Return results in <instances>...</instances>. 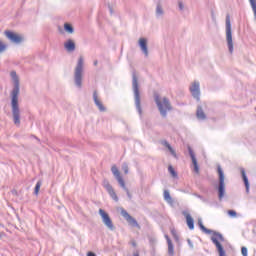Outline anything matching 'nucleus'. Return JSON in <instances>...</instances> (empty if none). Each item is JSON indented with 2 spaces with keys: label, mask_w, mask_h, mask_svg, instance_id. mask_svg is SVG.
Returning a JSON list of instances; mask_svg holds the SVG:
<instances>
[{
  "label": "nucleus",
  "mask_w": 256,
  "mask_h": 256,
  "mask_svg": "<svg viewBox=\"0 0 256 256\" xmlns=\"http://www.w3.org/2000/svg\"><path fill=\"white\" fill-rule=\"evenodd\" d=\"M12 79H14V89L12 90V115L14 123L19 126L21 125V116L19 114V78H17V72L13 71L10 73Z\"/></svg>",
  "instance_id": "f257e3e1"
},
{
  "label": "nucleus",
  "mask_w": 256,
  "mask_h": 256,
  "mask_svg": "<svg viewBox=\"0 0 256 256\" xmlns=\"http://www.w3.org/2000/svg\"><path fill=\"white\" fill-rule=\"evenodd\" d=\"M154 101L163 117L167 116V111H171V102L167 97H161L159 94L154 95Z\"/></svg>",
  "instance_id": "f03ea898"
},
{
  "label": "nucleus",
  "mask_w": 256,
  "mask_h": 256,
  "mask_svg": "<svg viewBox=\"0 0 256 256\" xmlns=\"http://www.w3.org/2000/svg\"><path fill=\"white\" fill-rule=\"evenodd\" d=\"M83 65H84V59H83V56H80L78 59V63L76 65L75 71H74V81H75L77 87H81V85H82Z\"/></svg>",
  "instance_id": "7ed1b4c3"
},
{
  "label": "nucleus",
  "mask_w": 256,
  "mask_h": 256,
  "mask_svg": "<svg viewBox=\"0 0 256 256\" xmlns=\"http://www.w3.org/2000/svg\"><path fill=\"white\" fill-rule=\"evenodd\" d=\"M211 241L214 243V245H216V249L219 253V256H227L220 242L225 241L223 235H221L220 233H214L213 236L211 237Z\"/></svg>",
  "instance_id": "20e7f679"
},
{
  "label": "nucleus",
  "mask_w": 256,
  "mask_h": 256,
  "mask_svg": "<svg viewBox=\"0 0 256 256\" xmlns=\"http://www.w3.org/2000/svg\"><path fill=\"white\" fill-rule=\"evenodd\" d=\"M226 39L230 53H233V35L231 33V17L226 16Z\"/></svg>",
  "instance_id": "39448f33"
},
{
  "label": "nucleus",
  "mask_w": 256,
  "mask_h": 256,
  "mask_svg": "<svg viewBox=\"0 0 256 256\" xmlns=\"http://www.w3.org/2000/svg\"><path fill=\"white\" fill-rule=\"evenodd\" d=\"M218 175H219L218 194H219V199H221L222 197H225V175L223 174V169H221V166L218 167Z\"/></svg>",
  "instance_id": "423d86ee"
},
{
  "label": "nucleus",
  "mask_w": 256,
  "mask_h": 256,
  "mask_svg": "<svg viewBox=\"0 0 256 256\" xmlns=\"http://www.w3.org/2000/svg\"><path fill=\"white\" fill-rule=\"evenodd\" d=\"M99 215L101 216L104 225H106L110 231H115V225H113V220H111L109 214L105 212V210L99 209Z\"/></svg>",
  "instance_id": "0eeeda50"
},
{
  "label": "nucleus",
  "mask_w": 256,
  "mask_h": 256,
  "mask_svg": "<svg viewBox=\"0 0 256 256\" xmlns=\"http://www.w3.org/2000/svg\"><path fill=\"white\" fill-rule=\"evenodd\" d=\"M102 185L104 189H106L110 197L113 199V201H119V197L117 196L115 189H113V186H111L108 180H104Z\"/></svg>",
  "instance_id": "6e6552de"
},
{
  "label": "nucleus",
  "mask_w": 256,
  "mask_h": 256,
  "mask_svg": "<svg viewBox=\"0 0 256 256\" xmlns=\"http://www.w3.org/2000/svg\"><path fill=\"white\" fill-rule=\"evenodd\" d=\"M111 171H112L114 177H116V180L118 181L119 185L123 189H126L125 180H123V176H121V172H119V169L117 168V166L113 165L111 167Z\"/></svg>",
  "instance_id": "1a4fd4ad"
},
{
  "label": "nucleus",
  "mask_w": 256,
  "mask_h": 256,
  "mask_svg": "<svg viewBox=\"0 0 256 256\" xmlns=\"http://www.w3.org/2000/svg\"><path fill=\"white\" fill-rule=\"evenodd\" d=\"M4 34L6 35L7 39L12 41V43H21V41H23V36L12 31H5Z\"/></svg>",
  "instance_id": "9d476101"
},
{
  "label": "nucleus",
  "mask_w": 256,
  "mask_h": 256,
  "mask_svg": "<svg viewBox=\"0 0 256 256\" xmlns=\"http://www.w3.org/2000/svg\"><path fill=\"white\" fill-rule=\"evenodd\" d=\"M121 215L126 219V221L129 223V225H132V227H139V223H137V220L133 218L131 215H129L128 212H126L125 209L121 210Z\"/></svg>",
  "instance_id": "9b49d317"
},
{
  "label": "nucleus",
  "mask_w": 256,
  "mask_h": 256,
  "mask_svg": "<svg viewBox=\"0 0 256 256\" xmlns=\"http://www.w3.org/2000/svg\"><path fill=\"white\" fill-rule=\"evenodd\" d=\"M188 151L192 160L194 172L197 173V175H199V164L197 163V157H195V152H193V149H191V147H188Z\"/></svg>",
  "instance_id": "f8f14e48"
},
{
  "label": "nucleus",
  "mask_w": 256,
  "mask_h": 256,
  "mask_svg": "<svg viewBox=\"0 0 256 256\" xmlns=\"http://www.w3.org/2000/svg\"><path fill=\"white\" fill-rule=\"evenodd\" d=\"M190 92L195 99L199 100V95H201V91L199 89V82H194L190 87Z\"/></svg>",
  "instance_id": "ddd939ff"
},
{
  "label": "nucleus",
  "mask_w": 256,
  "mask_h": 256,
  "mask_svg": "<svg viewBox=\"0 0 256 256\" xmlns=\"http://www.w3.org/2000/svg\"><path fill=\"white\" fill-rule=\"evenodd\" d=\"M93 99H94L95 105H97L98 109L100 111H105V106H103V103L101 102V100H99V96L97 95V91H94Z\"/></svg>",
  "instance_id": "4468645a"
},
{
  "label": "nucleus",
  "mask_w": 256,
  "mask_h": 256,
  "mask_svg": "<svg viewBox=\"0 0 256 256\" xmlns=\"http://www.w3.org/2000/svg\"><path fill=\"white\" fill-rule=\"evenodd\" d=\"M139 45L144 55L147 57V55H149V50L147 49V40L145 38H140Z\"/></svg>",
  "instance_id": "2eb2a0df"
},
{
  "label": "nucleus",
  "mask_w": 256,
  "mask_h": 256,
  "mask_svg": "<svg viewBox=\"0 0 256 256\" xmlns=\"http://www.w3.org/2000/svg\"><path fill=\"white\" fill-rule=\"evenodd\" d=\"M165 239L167 241L169 255L174 256L175 248L173 247V242L171 241V238H169L167 235H165Z\"/></svg>",
  "instance_id": "dca6fc26"
},
{
  "label": "nucleus",
  "mask_w": 256,
  "mask_h": 256,
  "mask_svg": "<svg viewBox=\"0 0 256 256\" xmlns=\"http://www.w3.org/2000/svg\"><path fill=\"white\" fill-rule=\"evenodd\" d=\"M196 117L197 119H200L201 121H205L207 119V116L205 115V112L203 111V107L198 106L196 111Z\"/></svg>",
  "instance_id": "f3484780"
},
{
  "label": "nucleus",
  "mask_w": 256,
  "mask_h": 256,
  "mask_svg": "<svg viewBox=\"0 0 256 256\" xmlns=\"http://www.w3.org/2000/svg\"><path fill=\"white\" fill-rule=\"evenodd\" d=\"M161 143L164 145V147L168 148V151H170L173 157L177 158V153L175 152V149L171 147V144H169V142H167L166 140H162Z\"/></svg>",
  "instance_id": "a211bd4d"
},
{
  "label": "nucleus",
  "mask_w": 256,
  "mask_h": 256,
  "mask_svg": "<svg viewBox=\"0 0 256 256\" xmlns=\"http://www.w3.org/2000/svg\"><path fill=\"white\" fill-rule=\"evenodd\" d=\"M186 223H187V226L189 227V229H191V230L195 229L194 220L190 214H186Z\"/></svg>",
  "instance_id": "6ab92c4d"
},
{
  "label": "nucleus",
  "mask_w": 256,
  "mask_h": 256,
  "mask_svg": "<svg viewBox=\"0 0 256 256\" xmlns=\"http://www.w3.org/2000/svg\"><path fill=\"white\" fill-rule=\"evenodd\" d=\"M64 47L68 51H75V42L73 40H68L64 43Z\"/></svg>",
  "instance_id": "aec40b11"
},
{
  "label": "nucleus",
  "mask_w": 256,
  "mask_h": 256,
  "mask_svg": "<svg viewBox=\"0 0 256 256\" xmlns=\"http://www.w3.org/2000/svg\"><path fill=\"white\" fill-rule=\"evenodd\" d=\"M133 87L135 89V93H136V104L139 106V90H138V83H137V78L133 79Z\"/></svg>",
  "instance_id": "412c9836"
},
{
  "label": "nucleus",
  "mask_w": 256,
  "mask_h": 256,
  "mask_svg": "<svg viewBox=\"0 0 256 256\" xmlns=\"http://www.w3.org/2000/svg\"><path fill=\"white\" fill-rule=\"evenodd\" d=\"M241 173H242V179L244 181L245 187H246L247 191H249V179H247V175L245 174V170H242Z\"/></svg>",
  "instance_id": "4be33fe9"
},
{
  "label": "nucleus",
  "mask_w": 256,
  "mask_h": 256,
  "mask_svg": "<svg viewBox=\"0 0 256 256\" xmlns=\"http://www.w3.org/2000/svg\"><path fill=\"white\" fill-rule=\"evenodd\" d=\"M164 199L167 203H173V198H171V194L168 190H164Z\"/></svg>",
  "instance_id": "5701e85b"
},
{
  "label": "nucleus",
  "mask_w": 256,
  "mask_h": 256,
  "mask_svg": "<svg viewBox=\"0 0 256 256\" xmlns=\"http://www.w3.org/2000/svg\"><path fill=\"white\" fill-rule=\"evenodd\" d=\"M168 171H169L170 175H172V177L174 179H177V172L175 171V168H173V166H169L168 167Z\"/></svg>",
  "instance_id": "b1692460"
},
{
  "label": "nucleus",
  "mask_w": 256,
  "mask_h": 256,
  "mask_svg": "<svg viewBox=\"0 0 256 256\" xmlns=\"http://www.w3.org/2000/svg\"><path fill=\"white\" fill-rule=\"evenodd\" d=\"M64 29L67 31V33H73V26H71V24H64Z\"/></svg>",
  "instance_id": "393cba45"
},
{
  "label": "nucleus",
  "mask_w": 256,
  "mask_h": 256,
  "mask_svg": "<svg viewBox=\"0 0 256 256\" xmlns=\"http://www.w3.org/2000/svg\"><path fill=\"white\" fill-rule=\"evenodd\" d=\"M198 224H199L200 229H201L202 231H204V233H211V230L205 228V226L203 225L202 222H199Z\"/></svg>",
  "instance_id": "a878e982"
},
{
  "label": "nucleus",
  "mask_w": 256,
  "mask_h": 256,
  "mask_svg": "<svg viewBox=\"0 0 256 256\" xmlns=\"http://www.w3.org/2000/svg\"><path fill=\"white\" fill-rule=\"evenodd\" d=\"M40 189H41V182H37L34 190L35 195H39Z\"/></svg>",
  "instance_id": "bb28decb"
},
{
  "label": "nucleus",
  "mask_w": 256,
  "mask_h": 256,
  "mask_svg": "<svg viewBox=\"0 0 256 256\" xmlns=\"http://www.w3.org/2000/svg\"><path fill=\"white\" fill-rule=\"evenodd\" d=\"M171 235L176 239V241H179V235L177 234V230L171 229Z\"/></svg>",
  "instance_id": "cd10ccee"
},
{
  "label": "nucleus",
  "mask_w": 256,
  "mask_h": 256,
  "mask_svg": "<svg viewBox=\"0 0 256 256\" xmlns=\"http://www.w3.org/2000/svg\"><path fill=\"white\" fill-rule=\"evenodd\" d=\"M228 215L230 217H237V212L235 210H228Z\"/></svg>",
  "instance_id": "c85d7f7f"
},
{
  "label": "nucleus",
  "mask_w": 256,
  "mask_h": 256,
  "mask_svg": "<svg viewBox=\"0 0 256 256\" xmlns=\"http://www.w3.org/2000/svg\"><path fill=\"white\" fill-rule=\"evenodd\" d=\"M7 49V45L3 44V42H0V53H3Z\"/></svg>",
  "instance_id": "c756f323"
},
{
  "label": "nucleus",
  "mask_w": 256,
  "mask_h": 256,
  "mask_svg": "<svg viewBox=\"0 0 256 256\" xmlns=\"http://www.w3.org/2000/svg\"><path fill=\"white\" fill-rule=\"evenodd\" d=\"M122 169H123L125 175H127V173H129V166H128L127 164H124V165L122 166Z\"/></svg>",
  "instance_id": "7c9ffc66"
},
{
  "label": "nucleus",
  "mask_w": 256,
  "mask_h": 256,
  "mask_svg": "<svg viewBox=\"0 0 256 256\" xmlns=\"http://www.w3.org/2000/svg\"><path fill=\"white\" fill-rule=\"evenodd\" d=\"M156 13L158 15H163V9L161 8V6H157Z\"/></svg>",
  "instance_id": "2f4dec72"
},
{
  "label": "nucleus",
  "mask_w": 256,
  "mask_h": 256,
  "mask_svg": "<svg viewBox=\"0 0 256 256\" xmlns=\"http://www.w3.org/2000/svg\"><path fill=\"white\" fill-rule=\"evenodd\" d=\"M241 253L243 256H247V248L246 247H242L241 248Z\"/></svg>",
  "instance_id": "473e14b6"
},
{
  "label": "nucleus",
  "mask_w": 256,
  "mask_h": 256,
  "mask_svg": "<svg viewBox=\"0 0 256 256\" xmlns=\"http://www.w3.org/2000/svg\"><path fill=\"white\" fill-rule=\"evenodd\" d=\"M87 256H97V255L95 253H93V252H88Z\"/></svg>",
  "instance_id": "72a5a7b5"
},
{
  "label": "nucleus",
  "mask_w": 256,
  "mask_h": 256,
  "mask_svg": "<svg viewBox=\"0 0 256 256\" xmlns=\"http://www.w3.org/2000/svg\"><path fill=\"white\" fill-rule=\"evenodd\" d=\"M179 7L182 10L183 9V3L179 2Z\"/></svg>",
  "instance_id": "f704fd0d"
},
{
  "label": "nucleus",
  "mask_w": 256,
  "mask_h": 256,
  "mask_svg": "<svg viewBox=\"0 0 256 256\" xmlns=\"http://www.w3.org/2000/svg\"><path fill=\"white\" fill-rule=\"evenodd\" d=\"M134 256H139V253H135Z\"/></svg>",
  "instance_id": "c9c22d12"
},
{
  "label": "nucleus",
  "mask_w": 256,
  "mask_h": 256,
  "mask_svg": "<svg viewBox=\"0 0 256 256\" xmlns=\"http://www.w3.org/2000/svg\"><path fill=\"white\" fill-rule=\"evenodd\" d=\"M94 65H97V61L94 62Z\"/></svg>",
  "instance_id": "e433bc0d"
},
{
  "label": "nucleus",
  "mask_w": 256,
  "mask_h": 256,
  "mask_svg": "<svg viewBox=\"0 0 256 256\" xmlns=\"http://www.w3.org/2000/svg\"><path fill=\"white\" fill-rule=\"evenodd\" d=\"M256 109V108H255Z\"/></svg>",
  "instance_id": "4c0bfd02"
}]
</instances>
